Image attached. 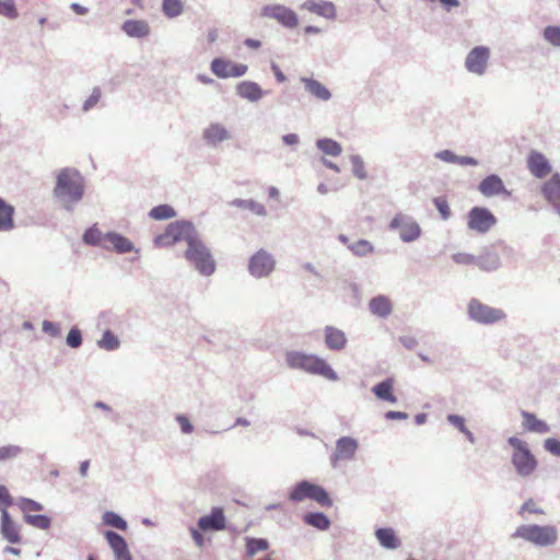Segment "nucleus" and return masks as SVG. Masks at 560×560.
<instances>
[{"label":"nucleus","mask_w":560,"mask_h":560,"mask_svg":"<svg viewBox=\"0 0 560 560\" xmlns=\"http://www.w3.org/2000/svg\"><path fill=\"white\" fill-rule=\"evenodd\" d=\"M285 359L287 365L290 369L319 375L328 381H336L338 378L336 372L330 368L327 361L317 354L302 351H289Z\"/></svg>","instance_id":"1"},{"label":"nucleus","mask_w":560,"mask_h":560,"mask_svg":"<svg viewBox=\"0 0 560 560\" xmlns=\"http://www.w3.org/2000/svg\"><path fill=\"white\" fill-rule=\"evenodd\" d=\"M185 258L202 275L209 276L215 271V261L210 249L199 240L196 231L187 243Z\"/></svg>","instance_id":"2"},{"label":"nucleus","mask_w":560,"mask_h":560,"mask_svg":"<svg viewBox=\"0 0 560 560\" xmlns=\"http://www.w3.org/2000/svg\"><path fill=\"white\" fill-rule=\"evenodd\" d=\"M57 197L69 201H78L83 195L82 179L78 171L65 168L57 177L54 190Z\"/></svg>","instance_id":"3"},{"label":"nucleus","mask_w":560,"mask_h":560,"mask_svg":"<svg viewBox=\"0 0 560 560\" xmlns=\"http://www.w3.org/2000/svg\"><path fill=\"white\" fill-rule=\"evenodd\" d=\"M521 537L525 541L535 544L539 547L552 546L558 539V530L555 526L546 525H521L512 535Z\"/></svg>","instance_id":"4"},{"label":"nucleus","mask_w":560,"mask_h":560,"mask_svg":"<svg viewBox=\"0 0 560 560\" xmlns=\"http://www.w3.org/2000/svg\"><path fill=\"white\" fill-rule=\"evenodd\" d=\"M508 442L513 448L512 463L517 474L523 477L532 475L537 469V459L527 443L517 438H510Z\"/></svg>","instance_id":"5"},{"label":"nucleus","mask_w":560,"mask_h":560,"mask_svg":"<svg viewBox=\"0 0 560 560\" xmlns=\"http://www.w3.org/2000/svg\"><path fill=\"white\" fill-rule=\"evenodd\" d=\"M194 226L190 223L177 221L167 225L165 231L154 237V245L158 247L173 246L180 241L188 243L192 233Z\"/></svg>","instance_id":"6"},{"label":"nucleus","mask_w":560,"mask_h":560,"mask_svg":"<svg viewBox=\"0 0 560 560\" xmlns=\"http://www.w3.org/2000/svg\"><path fill=\"white\" fill-rule=\"evenodd\" d=\"M289 499L292 501H303L312 499L318 502L320 506H331V499L325 489L318 485L301 481L289 493Z\"/></svg>","instance_id":"7"},{"label":"nucleus","mask_w":560,"mask_h":560,"mask_svg":"<svg viewBox=\"0 0 560 560\" xmlns=\"http://www.w3.org/2000/svg\"><path fill=\"white\" fill-rule=\"evenodd\" d=\"M467 312L471 319L482 325H493L505 317L502 308L492 307L476 299L469 301Z\"/></svg>","instance_id":"8"},{"label":"nucleus","mask_w":560,"mask_h":560,"mask_svg":"<svg viewBox=\"0 0 560 560\" xmlns=\"http://www.w3.org/2000/svg\"><path fill=\"white\" fill-rule=\"evenodd\" d=\"M497 222V218L485 207H472L467 213V228L478 233H487Z\"/></svg>","instance_id":"9"},{"label":"nucleus","mask_w":560,"mask_h":560,"mask_svg":"<svg viewBox=\"0 0 560 560\" xmlns=\"http://www.w3.org/2000/svg\"><path fill=\"white\" fill-rule=\"evenodd\" d=\"M211 71L217 78H240L247 73L248 68L245 63H236L232 60L217 57L211 62Z\"/></svg>","instance_id":"10"},{"label":"nucleus","mask_w":560,"mask_h":560,"mask_svg":"<svg viewBox=\"0 0 560 560\" xmlns=\"http://www.w3.org/2000/svg\"><path fill=\"white\" fill-rule=\"evenodd\" d=\"M260 16L276 20L285 27H295L299 23L298 15L294 11L281 4L265 5L260 10Z\"/></svg>","instance_id":"11"},{"label":"nucleus","mask_w":560,"mask_h":560,"mask_svg":"<svg viewBox=\"0 0 560 560\" xmlns=\"http://www.w3.org/2000/svg\"><path fill=\"white\" fill-rule=\"evenodd\" d=\"M390 228L399 231V236L405 242L417 240L421 234L419 224L406 217V214H397L390 222Z\"/></svg>","instance_id":"12"},{"label":"nucleus","mask_w":560,"mask_h":560,"mask_svg":"<svg viewBox=\"0 0 560 560\" xmlns=\"http://www.w3.org/2000/svg\"><path fill=\"white\" fill-rule=\"evenodd\" d=\"M490 57V50L487 47H475L466 56L467 71L481 75L485 73Z\"/></svg>","instance_id":"13"},{"label":"nucleus","mask_w":560,"mask_h":560,"mask_svg":"<svg viewBox=\"0 0 560 560\" xmlns=\"http://www.w3.org/2000/svg\"><path fill=\"white\" fill-rule=\"evenodd\" d=\"M358 451V441L352 438H341L336 442V448L330 460L334 466L339 462L354 458Z\"/></svg>","instance_id":"14"},{"label":"nucleus","mask_w":560,"mask_h":560,"mask_svg":"<svg viewBox=\"0 0 560 560\" xmlns=\"http://www.w3.org/2000/svg\"><path fill=\"white\" fill-rule=\"evenodd\" d=\"M275 268V260L272 257L259 249L255 256L249 259V272L255 277H264L269 275Z\"/></svg>","instance_id":"15"},{"label":"nucleus","mask_w":560,"mask_h":560,"mask_svg":"<svg viewBox=\"0 0 560 560\" xmlns=\"http://www.w3.org/2000/svg\"><path fill=\"white\" fill-rule=\"evenodd\" d=\"M527 166L536 178H545L551 173V164L547 158L537 151H532L527 158Z\"/></svg>","instance_id":"16"},{"label":"nucleus","mask_w":560,"mask_h":560,"mask_svg":"<svg viewBox=\"0 0 560 560\" xmlns=\"http://www.w3.org/2000/svg\"><path fill=\"white\" fill-rule=\"evenodd\" d=\"M453 260L459 265H476L482 270H491L498 267L497 256L489 255L487 258H476L472 255L459 253L453 256Z\"/></svg>","instance_id":"17"},{"label":"nucleus","mask_w":560,"mask_h":560,"mask_svg":"<svg viewBox=\"0 0 560 560\" xmlns=\"http://www.w3.org/2000/svg\"><path fill=\"white\" fill-rule=\"evenodd\" d=\"M226 525V520L223 510L214 508L210 515H205L199 518L198 527L203 532L208 530H223Z\"/></svg>","instance_id":"18"},{"label":"nucleus","mask_w":560,"mask_h":560,"mask_svg":"<svg viewBox=\"0 0 560 560\" xmlns=\"http://www.w3.org/2000/svg\"><path fill=\"white\" fill-rule=\"evenodd\" d=\"M479 191L486 196V197H492L498 195H505L510 196L511 192H509L500 178L499 175L492 174L488 177H485L481 183L479 184Z\"/></svg>","instance_id":"19"},{"label":"nucleus","mask_w":560,"mask_h":560,"mask_svg":"<svg viewBox=\"0 0 560 560\" xmlns=\"http://www.w3.org/2000/svg\"><path fill=\"white\" fill-rule=\"evenodd\" d=\"M116 560H132L127 542L119 534L108 530L105 534Z\"/></svg>","instance_id":"20"},{"label":"nucleus","mask_w":560,"mask_h":560,"mask_svg":"<svg viewBox=\"0 0 560 560\" xmlns=\"http://www.w3.org/2000/svg\"><path fill=\"white\" fill-rule=\"evenodd\" d=\"M324 342L329 350L339 351L346 348L348 339L342 330L326 326L324 328Z\"/></svg>","instance_id":"21"},{"label":"nucleus","mask_w":560,"mask_h":560,"mask_svg":"<svg viewBox=\"0 0 560 560\" xmlns=\"http://www.w3.org/2000/svg\"><path fill=\"white\" fill-rule=\"evenodd\" d=\"M1 535L10 544H20L22 538L20 533V526L11 520L5 509H2Z\"/></svg>","instance_id":"22"},{"label":"nucleus","mask_w":560,"mask_h":560,"mask_svg":"<svg viewBox=\"0 0 560 560\" xmlns=\"http://www.w3.org/2000/svg\"><path fill=\"white\" fill-rule=\"evenodd\" d=\"M544 197L558 209H560V174H553L541 187Z\"/></svg>","instance_id":"23"},{"label":"nucleus","mask_w":560,"mask_h":560,"mask_svg":"<svg viewBox=\"0 0 560 560\" xmlns=\"http://www.w3.org/2000/svg\"><path fill=\"white\" fill-rule=\"evenodd\" d=\"M302 8L328 20L336 18V7L331 2L310 0Z\"/></svg>","instance_id":"24"},{"label":"nucleus","mask_w":560,"mask_h":560,"mask_svg":"<svg viewBox=\"0 0 560 560\" xmlns=\"http://www.w3.org/2000/svg\"><path fill=\"white\" fill-rule=\"evenodd\" d=\"M394 387H395V380L387 378L383 382L375 384L372 387V392L375 394V396L378 399L390 402V404H396L397 398L395 396V393L393 392Z\"/></svg>","instance_id":"25"},{"label":"nucleus","mask_w":560,"mask_h":560,"mask_svg":"<svg viewBox=\"0 0 560 560\" xmlns=\"http://www.w3.org/2000/svg\"><path fill=\"white\" fill-rule=\"evenodd\" d=\"M129 37L143 38L149 35L150 27L145 20H127L121 26Z\"/></svg>","instance_id":"26"},{"label":"nucleus","mask_w":560,"mask_h":560,"mask_svg":"<svg viewBox=\"0 0 560 560\" xmlns=\"http://www.w3.org/2000/svg\"><path fill=\"white\" fill-rule=\"evenodd\" d=\"M369 308L374 315L386 317L392 313L393 304L388 298L378 295L369 302Z\"/></svg>","instance_id":"27"},{"label":"nucleus","mask_w":560,"mask_h":560,"mask_svg":"<svg viewBox=\"0 0 560 560\" xmlns=\"http://www.w3.org/2000/svg\"><path fill=\"white\" fill-rule=\"evenodd\" d=\"M106 240L108 244V248L113 247L119 254L130 253L133 248L132 243L125 236L118 233H107Z\"/></svg>","instance_id":"28"},{"label":"nucleus","mask_w":560,"mask_h":560,"mask_svg":"<svg viewBox=\"0 0 560 560\" xmlns=\"http://www.w3.org/2000/svg\"><path fill=\"white\" fill-rule=\"evenodd\" d=\"M523 425L529 431V432H537L538 434H545V432H549V425L535 417L534 413L523 411Z\"/></svg>","instance_id":"29"},{"label":"nucleus","mask_w":560,"mask_h":560,"mask_svg":"<svg viewBox=\"0 0 560 560\" xmlns=\"http://www.w3.org/2000/svg\"><path fill=\"white\" fill-rule=\"evenodd\" d=\"M203 137L208 143L215 145L229 138V132L222 125L212 124L203 131Z\"/></svg>","instance_id":"30"},{"label":"nucleus","mask_w":560,"mask_h":560,"mask_svg":"<svg viewBox=\"0 0 560 560\" xmlns=\"http://www.w3.org/2000/svg\"><path fill=\"white\" fill-rule=\"evenodd\" d=\"M375 535L380 544L387 549H396L399 546V540L393 528H378Z\"/></svg>","instance_id":"31"},{"label":"nucleus","mask_w":560,"mask_h":560,"mask_svg":"<svg viewBox=\"0 0 560 560\" xmlns=\"http://www.w3.org/2000/svg\"><path fill=\"white\" fill-rule=\"evenodd\" d=\"M83 242L90 245H98L108 248L106 234H103L96 226H92L84 232Z\"/></svg>","instance_id":"32"},{"label":"nucleus","mask_w":560,"mask_h":560,"mask_svg":"<svg viewBox=\"0 0 560 560\" xmlns=\"http://www.w3.org/2000/svg\"><path fill=\"white\" fill-rule=\"evenodd\" d=\"M305 89L320 100H328L330 97L329 91L318 81L313 79H302Z\"/></svg>","instance_id":"33"},{"label":"nucleus","mask_w":560,"mask_h":560,"mask_svg":"<svg viewBox=\"0 0 560 560\" xmlns=\"http://www.w3.org/2000/svg\"><path fill=\"white\" fill-rule=\"evenodd\" d=\"M13 207L0 198V231H8L13 226Z\"/></svg>","instance_id":"34"},{"label":"nucleus","mask_w":560,"mask_h":560,"mask_svg":"<svg viewBox=\"0 0 560 560\" xmlns=\"http://www.w3.org/2000/svg\"><path fill=\"white\" fill-rule=\"evenodd\" d=\"M149 215L153 220L162 221V220H170V219L175 218L176 212L172 206L163 203V205L153 207L151 209V211L149 212Z\"/></svg>","instance_id":"35"},{"label":"nucleus","mask_w":560,"mask_h":560,"mask_svg":"<svg viewBox=\"0 0 560 560\" xmlns=\"http://www.w3.org/2000/svg\"><path fill=\"white\" fill-rule=\"evenodd\" d=\"M237 92L241 96L252 101L258 100L262 94L261 89L255 82H242L237 86Z\"/></svg>","instance_id":"36"},{"label":"nucleus","mask_w":560,"mask_h":560,"mask_svg":"<svg viewBox=\"0 0 560 560\" xmlns=\"http://www.w3.org/2000/svg\"><path fill=\"white\" fill-rule=\"evenodd\" d=\"M269 548L268 540L265 538L246 537V553L254 557L257 552L266 551Z\"/></svg>","instance_id":"37"},{"label":"nucleus","mask_w":560,"mask_h":560,"mask_svg":"<svg viewBox=\"0 0 560 560\" xmlns=\"http://www.w3.org/2000/svg\"><path fill=\"white\" fill-rule=\"evenodd\" d=\"M317 147L324 154L338 156L341 154L342 149L336 140H330V138H324L317 142Z\"/></svg>","instance_id":"38"},{"label":"nucleus","mask_w":560,"mask_h":560,"mask_svg":"<svg viewBox=\"0 0 560 560\" xmlns=\"http://www.w3.org/2000/svg\"><path fill=\"white\" fill-rule=\"evenodd\" d=\"M232 203L240 208L249 209L250 212L255 213L256 215H266L265 206L259 202H256L255 200L235 199L232 201Z\"/></svg>","instance_id":"39"},{"label":"nucleus","mask_w":560,"mask_h":560,"mask_svg":"<svg viewBox=\"0 0 560 560\" xmlns=\"http://www.w3.org/2000/svg\"><path fill=\"white\" fill-rule=\"evenodd\" d=\"M18 506L22 511L24 516L33 515L32 513L34 512L43 511V505L39 502L30 498H21L18 501Z\"/></svg>","instance_id":"40"},{"label":"nucleus","mask_w":560,"mask_h":560,"mask_svg":"<svg viewBox=\"0 0 560 560\" xmlns=\"http://www.w3.org/2000/svg\"><path fill=\"white\" fill-rule=\"evenodd\" d=\"M305 523L319 529H326L329 526V520L323 513H310L304 516Z\"/></svg>","instance_id":"41"},{"label":"nucleus","mask_w":560,"mask_h":560,"mask_svg":"<svg viewBox=\"0 0 560 560\" xmlns=\"http://www.w3.org/2000/svg\"><path fill=\"white\" fill-rule=\"evenodd\" d=\"M163 12L168 18H175L183 13V3L180 0H163Z\"/></svg>","instance_id":"42"},{"label":"nucleus","mask_w":560,"mask_h":560,"mask_svg":"<svg viewBox=\"0 0 560 560\" xmlns=\"http://www.w3.org/2000/svg\"><path fill=\"white\" fill-rule=\"evenodd\" d=\"M349 248L359 257L368 256L373 250L372 244L366 240H359L355 243L350 244Z\"/></svg>","instance_id":"43"},{"label":"nucleus","mask_w":560,"mask_h":560,"mask_svg":"<svg viewBox=\"0 0 560 560\" xmlns=\"http://www.w3.org/2000/svg\"><path fill=\"white\" fill-rule=\"evenodd\" d=\"M447 420L454 424L456 428H458L463 433L464 435L466 436V439L472 443L474 442V436H472V433L471 431L468 430L467 425L465 424V418L462 417V416H458V415H450L447 417Z\"/></svg>","instance_id":"44"},{"label":"nucleus","mask_w":560,"mask_h":560,"mask_svg":"<svg viewBox=\"0 0 560 560\" xmlns=\"http://www.w3.org/2000/svg\"><path fill=\"white\" fill-rule=\"evenodd\" d=\"M103 521L106 525L125 530L127 523L117 514L113 512H106L103 516Z\"/></svg>","instance_id":"45"},{"label":"nucleus","mask_w":560,"mask_h":560,"mask_svg":"<svg viewBox=\"0 0 560 560\" xmlns=\"http://www.w3.org/2000/svg\"><path fill=\"white\" fill-rule=\"evenodd\" d=\"M25 523L42 529H47L50 526L49 517L45 515H26L24 516Z\"/></svg>","instance_id":"46"},{"label":"nucleus","mask_w":560,"mask_h":560,"mask_svg":"<svg viewBox=\"0 0 560 560\" xmlns=\"http://www.w3.org/2000/svg\"><path fill=\"white\" fill-rule=\"evenodd\" d=\"M544 38L553 46H560V26H546L544 30Z\"/></svg>","instance_id":"47"},{"label":"nucleus","mask_w":560,"mask_h":560,"mask_svg":"<svg viewBox=\"0 0 560 560\" xmlns=\"http://www.w3.org/2000/svg\"><path fill=\"white\" fill-rule=\"evenodd\" d=\"M0 15L8 19H15L18 16L14 0H0Z\"/></svg>","instance_id":"48"},{"label":"nucleus","mask_w":560,"mask_h":560,"mask_svg":"<svg viewBox=\"0 0 560 560\" xmlns=\"http://www.w3.org/2000/svg\"><path fill=\"white\" fill-rule=\"evenodd\" d=\"M22 452L16 445L0 446V462H5L16 457Z\"/></svg>","instance_id":"49"},{"label":"nucleus","mask_w":560,"mask_h":560,"mask_svg":"<svg viewBox=\"0 0 560 560\" xmlns=\"http://www.w3.org/2000/svg\"><path fill=\"white\" fill-rule=\"evenodd\" d=\"M433 202L439 210V213L441 214L443 220H447L451 215V209L448 206L447 200L444 197H436L433 199Z\"/></svg>","instance_id":"50"},{"label":"nucleus","mask_w":560,"mask_h":560,"mask_svg":"<svg viewBox=\"0 0 560 560\" xmlns=\"http://www.w3.org/2000/svg\"><path fill=\"white\" fill-rule=\"evenodd\" d=\"M118 345H119L118 339L110 331H106L100 341V346L107 350L116 349L118 347Z\"/></svg>","instance_id":"51"},{"label":"nucleus","mask_w":560,"mask_h":560,"mask_svg":"<svg viewBox=\"0 0 560 560\" xmlns=\"http://www.w3.org/2000/svg\"><path fill=\"white\" fill-rule=\"evenodd\" d=\"M353 172L357 178H364L366 176L364 163L358 155L351 158Z\"/></svg>","instance_id":"52"},{"label":"nucleus","mask_w":560,"mask_h":560,"mask_svg":"<svg viewBox=\"0 0 560 560\" xmlns=\"http://www.w3.org/2000/svg\"><path fill=\"white\" fill-rule=\"evenodd\" d=\"M526 512L530 514H544V511L538 509L537 502L534 499H528L524 502L520 510V515H523Z\"/></svg>","instance_id":"53"},{"label":"nucleus","mask_w":560,"mask_h":560,"mask_svg":"<svg viewBox=\"0 0 560 560\" xmlns=\"http://www.w3.org/2000/svg\"><path fill=\"white\" fill-rule=\"evenodd\" d=\"M12 504V497L9 493V490L5 486H0V510L5 509L8 511L9 506Z\"/></svg>","instance_id":"54"},{"label":"nucleus","mask_w":560,"mask_h":560,"mask_svg":"<svg viewBox=\"0 0 560 560\" xmlns=\"http://www.w3.org/2000/svg\"><path fill=\"white\" fill-rule=\"evenodd\" d=\"M82 342L81 332L78 328H73L67 336V343L72 348H78Z\"/></svg>","instance_id":"55"},{"label":"nucleus","mask_w":560,"mask_h":560,"mask_svg":"<svg viewBox=\"0 0 560 560\" xmlns=\"http://www.w3.org/2000/svg\"><path fill=\"white\" fill-rule=\"evenodd\" d=\"M544 446L549 453L560 456V441L556 439H547Z\"/></svg>","instance_id":"56"},{"label":"nucleus","mask_w":560,"mask_h":560,"mask_svg":"<svg viewBox=\"0 0 560 560\" xmlns=\"http://www.w3.org/2000/svg\"><path fill=\"white\" fill-rule=\"evenodd\" d=\"M101 91L100 90H94L92 92V94L89 96V98L86 100V102L83 104V109L84 110H89L92 108V106H94L101 98Z\"/></svg>","instance_id":"57"},{"label":"nucleus","mask_w":560,"mask_h":560,"mask_svg":"<svg viewBox=\"0 0 560 560\" xmlns=\"http://www.w3.org/2000/svg\"><path fill=\"white\" fill-rule=\"evenodd\" d=\"M436 158L442 161L450 162V163L458 162V156H456L452 151H448V150H444V151L436 153Z\"/></svg>","instance_id":"58"},{"label":"nucleus","mask_w":560,"mask_h":560,"mask_svg":"<svg viewBox=\"0 0 560 560\" xmlns=\"http://www.w3.org/2000/svg\"><path fill=\"white\" fill-rule=\"evenodd\" d=\"M177 421H178L179 427H182V431L184 434H189V432H192V425L189 422L188 418H186L183 415H179L177 417Z\"/></svg>","instance_id":"59"},{"label":"nucleus","mask_w":560,"mask_h":560,"mask_svg":"<svg viewBox=\"0 0 560 560\" xmlns=\"http://www.w3.org/2000/svg\"><path fill=\"white\" fill-rule=\"evenodd\" d=\"M386 418L389 420H404L408 418V415L401 411H388Z\"/></svg>","instance_id":"60"},{"label":"nucleus","mask_w":560,"mask_h":560,"mask_svg":"<svg viewBox=\"0 0 560 560\" xmlns=\"http://www.w3.org/2000/svg\"><path fill=\"white\" fill-rule=\"evenodd\" d=\"M191 536L194 538L195 544L198 547H200V548L203 547L205 538L198 529H191Z\"/></svg>","instance_id":"61"},{"label":"nucleus","mask_w":560,"mask_h":560,"mask_svg":"<svg viewBox=\"0 0 560 560\" xmlns=\"http://www.w3.org/2000/svg\"><path fill=\"white\" fill-rule=\"evenodd\" d=\"M43 330L51 336L57 335V327L51 322H43Z\"/></svg>","instance_id":"62"},{"label":"nucleus","mask_w":560,"mask_h":560,"mask_svg":"<svg viewBox=\"0 0 560 560\" xmlns=\"http://www.w3.org/2000/svg\"><path fill=\"white\" fill-rule=\"evenodd\" d=\"M283 141L287 145H294L299 141V137L295 133H287L283 136Z\"/></svg>","instance_id":"63"},{"label":"nucleus","mask_w":560,"mask_h":560,"mask_svg":"<svg viewBox=\"0 0 560 560\" xmlns=\"http://www.w3.org/2000/svg\"><path fill=\"white\" fill-rule=\"evenodd\" d=\"M459 164L462 165H476L477 164V161L472 158H468V156H462V158H458V162Z\"/></svg>","instance_id":"64"}]
</instances>
